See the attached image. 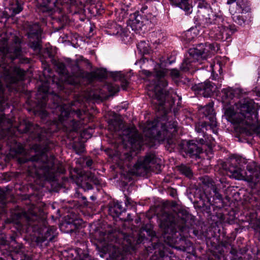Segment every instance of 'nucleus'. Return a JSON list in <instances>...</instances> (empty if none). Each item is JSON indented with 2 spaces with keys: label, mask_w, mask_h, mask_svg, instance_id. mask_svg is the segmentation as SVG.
Here are the masks:
<instances>
[{
  "label": "nucleus",
  "mask_w": 260,
  "mask_h": 260,
  "mask_svg": "<svg viewBox=\"0 0 260 260\" xmlns=\"http://www.w3.org/2000/svg\"><path fill=\"white\" fill-rule=\"evenodd\" d=\"M57 68L59 74L64 76V83L62 85H58L60 91L68 95L79 91L84 75L77 63L74 62L71 74L68 72L64 63L62 62H58ZM61 95L62 93H60V95L55 94L54 96L56 102H54L53 106L50 108L53 109L52 112L57 116L58 119L52 121L50 127L47 129L42 128L37 124L34 125L27 119L20 121L19 125L15 126V130L20 133H28L30 139L40 142V144H35L32 147L36 152L35 156L27 158L24 155V149L17 143L13 132V123L9 133H0V150L2 148L1 141L6 142L10 147V155L17 158L19 164L30 161L29 170H64L62 164L53 155L48 156L46 154L55 146L49 140V137L53 133L60 129L67 133L77 131L81 124L85 112L73 108L76 104L75 102L71 103L62 102Z\"/></svg>",
  "instance_id": "f257e3e1"
},
{
  "label": "nucleus",
  "mask_w": 260,
  "mask_h": 260,
  "mask_svg": "<svg viewBox=\"0 0 260 260\" xmlns=\"http://www.w3.org/2000/svg\"><path fill=\"white\" fill-rule=\"evenodd\" d=\"M21 39L8 30L0 34V123H13L12 119L3 112L8 107L6 89L18 91L25 77V71L15 64L28 63L29 60L22 55Z\"/></svg>",
  "instance_id": "f03ea898"
},
{
  "label": "nucleus",
  "mask_w": 260,
  "mask_h": 260,
  "mask_svg": "<svg viewBox=\"0 0 260 260\" xmlns=\"http://www.w3.org/2000/svg\"><path fill=\"white\" fill-rule=\"evenodd\" d=\"M177 129L176 121L163 123L159 118L145 124L143 135H140L135 127H124L122 122L119 120L111 119L108 125V129L113 138H119L122 142L127 141L134 151L140 150L143 145L155 147L165 140L171 148L174 147Z\"/></svg>",
  "instance_id": "7ed1b4c3"
},
{
  "label": "nucleus",
  "mask_w": 260,
  "mask_h": 260,
  "mask_svg": "<svg viewBox=\"0 0 260 260\" xmlns=\"http://www.w3.org/2000/svg\"><path fill=\"white\" fill-rule=\"evenodd\" d=\"M192 216L185 210H182L176 216L164 213L159 219L161 236L157 239L156 234L152 233V244L154 249L157 250L160 257L168 256L173 252L170 247L186 251L190 243L186 240L192 224Z\"/></svg>",
  "instance_id": "20e7f679"
},
{
  "label": "nucleus",
  "mask_w": 260,
  "mask_h": 260,
  "mask_svg": "<svg viewBox=\"0 0 260 260\" xmlns=\"http://www.w3.org/2000/svg\"><path fill=\"white\" fill-rule=\"evenodd\" d=\"M194 19L197 25L209 28L210 37L215 40L230 42L231 36L237 30L235 25L223 17L215 2L210 5L205 0H199Z\"/></svg>",
  "instance_id": "39448f33"
},
{
  "label": "nucleus",
  "mask_w": 260,
  "mask_h": 260,
  "mask_svg": "<svg viewBox=\"0 0 260 260\" xmlns=\"http://www.w3.org/2000/svg\"><path fill=\"white\" fill-rule=\"evenodd\" d=\"M160 60V63H157L154 67L153 72L143 70L142 73L145 75L149 81H152V86L149 87L148 95L153 99V103L158 105V110H162L164 118H166L167 112L165 104L166 101L172 100L174 103V95L176 93L171 89L166 91L165 87L168 85L167 76L169 71L165 68L167 61Z\"/></svg>",
  "instance_id": "423d86ee"
},
{
  "label": "nucleus",
  "mask_w": 260,
  "mask_h": 260,
  "mask_svg": "<svg viewBox=\"0 0 260 260\" xmlns=\"http://www.w3.org/2000/svg\"><path fill=\"white\" fill-rule=\"evenodd\" d=\"M99 240L112 246L113 251L110 254L112 260L131 259L138 244L143 241L142 237L136 240L133 236L120 231L102 233Z\"/></svg>",
  "instance_id": "0eeeda50"
},
{
  "label": "nucleus",
  "mask_w": 260,
  "mask_h": 260,
  "mask_svg": "<svg viewBox=\"0 0 260 260\" xmlns=\"http://www.w3.org/2000/svg\"><path fill=\"white\" fill-rule=\"evenodd\" d=\"M236 110L229 107L224 114L228 121L239 125L245 131L251 129L258 122L256 105L253 100L244 98L235 104Z\"/></svg>",
  "instance_id": "6e6552de"
},
{
  "label": "nucleus",
  "mask_w": 260,
  "mask_h": 260,
  "mask_svg": "<svg viewBox=\"0 0 260 260\" xmlns=\"http://www.w3.org/2000/svg\"><path fill=\"white\" fill-rule=\"evenodd\" d=\"M18 221L20 226L24 228L25 226L27 231L37 233L38 236L36 238L38 245H42L43 242L47 241L45 244L48 246L49 242H53L57 236V229L54 226H47L44 221L41 223L39 218L35 213H27L25 211L18 214Z\"/></svg>",
  "instance_id": "1a4fd4ad"
},
{
  "label": "nucleus",
  "mask_w": 260,
  "mask_h": 260,
  "mask_svg": "<svg viewBox=\"0 0 260 260\" xmlns=\"http://www.w3.org/2000/svg\"><path fill=\"white\" fill-rule=\"evenodd\" d=\"M219 49L217 43L200 44L196 48L189 49L181 64V70L184 72L192 74L196 71L197 62L202 63L208 57L217 52Z\"/></svg>",
  "instance_id": "9d476101"
},
{
  "label": "nucleus",
  "mask_w": 260,
  "mask_h": 260,
  "mask_svg": "<svg viewBox=\"0 0 260 260\" xmlns=\"http://www.w3.org/2000/svg\"><path fill=\"white\" fill-rule=\"evenodd\" d=\"M243 160L241 157L234 156V178L246 180L253 184L252 187L260 186V166L255 162L249 163L245 171L242 169L240 165Z\"/></svg>",
  "instance_id": "9b49d317"
},
{
  "label": "nucleus",
  "mask_w": 260,
  "mask_h": 260,
  "mask_svg": "<svg viewBox=\"0 0 260 260\" xmlns=\"http://www.w3.org/2000/svg\"><path fill=\"white\" fill-rule=\"evenodd\" d=\"M161 159L154 154L148 153L144 157L138 159L132 169L131 172L138 176H145L151 172L158 174L161 171Z\"/></svg>",
  "instance_id": "f8f14e48"
},
{
  "label": "nucleus",
  "mask_w": 260,
  "mask_h": 260,
  "mask_svg": "<svg viewBox=\"0 0 260 260\" xmlns=\"http://www.w3.org/2000/svg\"><path fill=\"white\" fill-rule=\"evenodd\" d=\"M200 111L206 117L207 121L197 123L195 126L196 132H204V129L208 130V128H210L212 131L213 133L216 134L217 133V122L213 112L212 105L209 104L202 107L200 109Z\"/></svg>",
  "instance_id": "ddd939ff"
},
{
  "label": "nucleus",
  "mask_w": 260,
  "mask_h": 260,
  "mask_svg": "<svg viewBox=\"0 0 260 260\" xmlns=\"http://www.w3.org/2000/svg\"><path fill=\"white\" fill-rule=\"evenodd\" d=\"M208 181V183L206 185V187L204 188V193L207 201L206 202L205 201L201 200L199 206L203 211L209 213L211 212V206L213 205V201L218 200L219 202H222L223 198L212 181L209 180V179Z\"/></svg>",
  "instance_id": "4468645a"
},
{
  "label": "nucleus",
  "mask_w": 260,
  "mask_h": 260,
  "mask_svg": "<svg viewBox=\"0 0 260 260\" xmlns=\"http://www.w3.org/2000/svg\"><path fill=\"white\" fill-rule=\"evenodd\" d=\"M214 82L207 80L203 83H200L194 86V89L198 94L204 97L211 96L214 92L221 87L222 78L218 74H213L211 77Z\"/></svg>",
  "instance_id": "2eb2a0df"
},
{
  "label": "nucleus",
  "mask_w": 260,
  "mask_h": 260,
  "mask_svg": "<svg viewBox=\"0 0 260 260\" xmlns=\"http://www.w3.org/2000/svg\"><path fill=\"white\" fill-rule=\"evenodd\" d=\"M40 11L43 12H51L54 10V7L61 10L64 8H68L69 6L73 7L79 3L78 0H38Z\"/></svg>",
  "instance_id": "dca6fc26"
},
{
  "label": "nucleus",
  "mask_w": 260,
  "mask_h": 260,
  "mask_svg": "<svg viewBox=\"0 0 260 260\" xmlns=\"http://www.w3.org/2000/svg\"><path fill=\"white\" fill-rule=\"evenodd\" d=\"M41 32L40 25L35 23L29 26L27 37L30 48L36 51H40L41 49Z\"/></svg>",
  "instance_id": "f3484780"
},
{
  "label": "nucleus",
  "mask_w": 260,
  "mask_h": 260,
  "mask_svg": "<svg viewBox=\"0 0 260 260\" xmlns=\"http://www.w3.org/2000/svg\"><path fill=\"white\" fill-rule=\"evenodd\" d=\"M49 91V87L47 83H44L40 86L38 91L40 94L41 92L43 93L42 99L38 101L37 108L34 110V113L36 115H40L42 118H46L48 115V112L47 111L46 108Z\"/></svg>",
  "instance_id": "a211bd4d"
},
{
  "label": "nucleus",
  "mask_w": 260,
  "mask_h": 260,
  "mask_svg": "<svg viewBox=\"0 0 260 260\" xmlns=\"http://www.w3.org/2000/svg\"><path fill=\"white\" fill-rule=\"evenodd\" d=\"M132 20L129 22V26L137 34H144L148 28V25L150 23L149 19L144 17L140 14H133L131 15Z\"/></svg>",
  "instance_id": "6ab92c4d"
},
{
  "label": "nucleus",
  "mask_w": 260,
  "mask_h": 260,
  "mask_svg": "<svg viewBox=\"0 0 260 260\" xmlns=\"http://www.w3.org/2000/svg\"><path fill=\"white\" fill-rule=\"evenodd\" d=\"M242 90L240 88L233 89L231 87L224 88L222 90V98L223 100L227 101V103L234 97L241 98Z\"/></svg>",
  "instance_id": "aec40b11"
},
{
  "label": "nucleus",
  "mask_w": 260,
  "mask_h": 260,
  "mask_svg": "<svg viewBox=\"0 0 260 260\" xmlns=\"http://www.w3.org/2000/svg\"><path fill=\"white\" fill-rule=\"evenodd\" d=\"M124 210L125 209L121 205V203L114 202L109 205V214L114 218L119 217L120 219H122L123 217H121V215Z\"/></svg>",
  "instance_id": "412c9836"
},
{
  "label": "nucleus",
  "mask_w": 260,
  "mask_h": 260,
  "mask_svg": "<svg viewBox=\"0 0 260 260\" xmlns=\"http://www.w3.org/2000/svg\"><path fill=\"white\" fill-rule=\"evenodd\" d=\"M171 4L183 10L186 14L192 12L191 0H170Z\"/></svg>",
  "instance_id": "4be33fe9"
},
{
  "label": "nucleus",
  "mask_w": 260,
  "mask_h": 260,
  "mask_svg": "<svg viewBox=\"0 0 260 260\" xmlns=\"http://www.w3.org/2000/svg\"><path fill=\"white\" fill-rule=\"evenodd\" d=\"M202 151L201 147L191 140L187 142L185 151L191 156H197Z\"/></svg>",
  "instance_id": "5701e85b"
},
{
  "label": "nucleus",
  "mask_w": 260,
  "mask_h": 260,
  "mask_svg": "<svg viewBox=\"0 0 260 260\" xmlns=\"http://www.w3.org/2000/svg\"><path fill=\"white\" fill-rule=\"evenodd\" d=\"M211 131L213 133L212 131L208 128V130L204 129V131L197 132L198 133H202L203 138H200L199 142L201 144H206L209 147H212L214 145V139L211 136V134L207 133V131Z\"/></svg>",
  "instance_id": "b1692460"
},
{
  "label": "nucleus",
  "mask_w": 260,
  "mask_h": 260,
  "mask_svg": "<svg viewBox=\"0 0 260 260\" xmlns=\"http://www.w3.org/2000/svg\"><path fill=\"white\" fill-rule=\"evenodd\" d=\"M112 76L115 80H120L123 89H126L129 83V75L128 74L125 75L121 72H115L112 73Z\"/></svg>",
  "instance_id": "393cba45"
},
{
  "label": "nucleus",
  "mask_w": 260,
  "mask_h": 260,
  "mask_svg": "<svg viewBox=\"0 0 260 260\" xmlns=\"http://www.w3.org/2000/svg\"><path fill=\"white\" fill-rule=\"evenodd\" d=\"M87 182H82L81 184V187L85 190H90L92 188V186L90 182L93 183L94 184H99V180L96 177L91 173H89L87 175Z\"/></svg>",
  "instance_id": "a878e982"
},
{
  "label": "nucleus",
  "mask_w": 260,
  "mask_h": 260,
  "mask_svg": "<svg viewBox=\"0 0 260 260\" xmlns=\"http://www.w3.org/2000/svg\"><path fill=\"white\" fill-rule=\"evenodd\" d=\"M236 5L237 8L235 13H247L250 10L249 3L246 0H237Z\"/></svg>",
  "instance_id": "bb28decb"
},
{
  "label": "nucleus",
  "mask_w": 260,
  "mask_h": 260,
  "mask_svg": "<svg viewBox=\"0 0 260 260\" xmlns=\"http://www.w3.org/2000/svg\"><path fill=\"white\" fill-rule=\"evenodd\" d=\"M229 10L230 13L233 15V20L238 24L242 25L245 23V19L241 15L235 13L234 10L232 9V7H230Z\"/></svg>",
  "instance_id": "cd10ccee"
},
{
  "label": "nucleus",
  "mask_w": 260,
  "mask_h": 260,
  "mask_svg": "<svg viewBox=\"0 0 260 260\" xmlns=\"http://www.w3.org/2000/svg\"><path fill=\"white\" fill-rule=\"evenodd\" d=\"M137 48L142 54H147L149 53V46L148 44L145 41H141L137 44Z\"/></svg>",
  "instance_id": "c85d7f7f"
},
{
  "label": "nucleus",
  "mask_w": 260,
  "mask_h": 260,
  "mask_svg": "<svg viewBox=\"0 0 260 260\" xmlns=\"http://www.w3.org/2000/svg\"><path fill=\"white\" fill-rule=\"evenodd\" d=\"M179 170L181 174L188 178H191L192 176V171L188 166L181 165L179 167Z\"/></svg>",
  "instance_id": "c756f323"
},
{
  "label": "nucleus",
  "mask_w": 260,
  "mask_h": 260,
  "mask_svg": "<svg viewBox=\"0 0 260 260\" xmlns=\"http://www.w3.org/2000/svg\"><path fill=\"white\" fill-rule=\"evenodd\" d=\"M135 14H140L141 16H143L144 17H147L149 19L151 17V14L148 13V7L146 5H143L140 10L135 12Z\"/></svg>",
  "instance_id": "7c9ffc66"
},
{
  "label": "nucleus",
  "mask_w": 260,
  "mask_h": 260,
  "mask_svg": "<svg viewBox=\"0 0 260 260\" xmlns=\"http://www.w3.org/2000/svg\"><path fill=\"white\" fill-rule=\"evenodd\" d=\"M122 31V27L116 24L115 23H113L111 30H109L110 34L113 35H117L120 34Z\"/></svg>",
  "instance_id": "2f4dec72"
},
{
  "label": "nucleus",
  "mask_w": 260,
  "mask_h": 260,
  "mask_svg": "<svg viewBox=\"0 0 260 260\" xmlns=\"http://www.w3.org/2000/svg\"><path fill=\"white\" fill-rule=\"evenodd\" d=\"M11 9L14 14H17L22 10L23 8L21 5L16 1L15 3L12 6Z\"/></svg>",
  "instance_id": "473e14b6"
},
{
  "label": "nucleus",
  "mask_w": 260,
  "mask_h": 260,
  "mask_svg": "<svg viewBox=\"0 0 260 260\" xmlns=\"http://www.w3.org/2000/svg\"><path fill=\"white\" fill-rule=\"evenodd\" d=\"M85 10L84 9V6L81 3L80 7L79 8L77 11L75 12V14H80L81 16L79 17V19L81 21H84L85 19Z\"/></svg>",
  "instance_id": "72a5a7b5"
},
{
  "label": "nucleus",
  "mask_w": 260,
  "mask_h": 260,
  "mask_svg": "<svg viewBox=\"0 0 260 260\" xmlns=\"http://www.w3.org/2000/svg\"><path fill=\"white\" fill-rule=\"evenodd\" d=\"M194 34H192L191 30H187L182 36L183 39L186 41V42L191 41L194 38Z\"/></svg>",
  "instance_id": "f704fd0d"
},
{
  "label": "nucleus",
  "mask_w": 260,
  "mask_h": 260,
  "mask_svg": "<svg viewBox=\"0 0 260 260\" xmlns=\"http://www.w3.org/2000/svg\"><path fill=\"white\" fill-rule=\"evenodd\" d=\"M5 196V191L0 188V208H4L6 204Z\"/></svg>",
  "instance_id": "c9c22d12"
},
{
  "label": "nucleus",
  "mask_w": 260,
  "mask_h": 260,
  "mask_svg": "<svg viewBox=\"0 0 260 260\" xmlns=\"http://www.w3.org/2000/svg\"><path fill=\"white\" fill-rule=\"evenodd\" d=\"M108 89L109 91V92L112 93H116L118 92L119 90V87L118 86L111 84L108 85Z\"/></svg>",
  "instance_id": "e433bc0d"
},
{
  "label": "nucleus",
  "mask_w": 260,
  "mask_h": 260,
  "mask_svg": "<svg viewBox=\"0 0 260 260\" xmlns=\"http://www.w3.org/2000/svg\"><path fill=\"white\" fill-rule=\"evenodd\" d=\"M152 36H155L156 38H157L158 39L154 41V43H160V39L164 37V34L160 31L158 30L156 32H152Z\"/></svg>",
  "instance_id": "4c0bfd02"
},
{
  "label": "nucleus",
  "mask_w": 260,
  "mask_h": 260,
  "mask_svg": "<svg viewBox=\"0 0 260 260\" xmlns=\"http://www.w3.org/2000/svg\"><path fill=\"white\" fill-rule=\"evenodd\" d=\"M124 164H125L126 165H127V161H130L132 159V154L129 153H124Z\"/></svg>",
  "instance_id": "58836bf2"
},
{
  "label": "nucleus",
  "mask_w": 260,
  "mask_h": 260,
  "mask_svg": "<svg viewBox=\"0 0 260 260\" xmlns=\"http://www.w3.org/2000/svg\"><path fill=\"white\" fill-rule=\"evenodd\" d=\"M125 197L126 198L125 201V205L126 206H128V205L132 206V200L126 196H125Z\"/></svg>",
  "instance_id": "ea45409f"
},
{
  "label": "nucleus",
  "mask_w": 260,
  "mask_h": 260,
  "mask_svg": "<svg viewBox=\"0 0 260 260\" xmlns=\"http://www.w3.org/2000/svg\"><path fill=\"white\" fill-rule=\"evenodd\" d=\"M172 75L174 77H178L179 76V73L177 70H173L171 72Z\"/></svg>",
  "instance_id": "a19ab883"
},
{
  "label": "nucleus",
  "mask_w": 260,
  "mask_h": 260,
  "mask_svg": "<svg viewBox=\"0 0 260 260\" xmlns=\"http://www.w3.org/2000/svg\"><path fill=\"white\" fill-rule=\"evenodd\" d=\"M93 164V161L91 159H88L86 161V165L87 167L90 168Z\"/></svg>",
  "instance_id": "79ce46f5"
},
{
  "label": "nucleus",
  "mask_w": 260,
  "mask_h": 260,
  "mask_svg": "<svg viewBox=\"0 0 260 260\" xmlns=\"http://www.w3.org/2000/svg\"><path fill=\"white\" fill-rule=\"evenodd\" d=\"M103 92L101 90L99 91V93H93V96L96 98H100L101 97V94H102Z\"/></svg>",
  "instance_id": "37998d69"
},
{
  "label": "nucleus",
  "mask_w": 260,
  "mask_h": 260,
  "mask_svg": "<svg viewBox=\"0 0 260 260\" xmlns=\"http://www.w3.org/2000/svg\"><path fill=\"white\" fill-rule=\"evenodd\" d=\"M75 149L76 150V151H78V153H82L84 150V148L83 146H81L79 150L76 149V147H75Z\"/></svg>",
  "instance_id": "c03bdc74"
},
{
  "label": "nucleus",
  "mask_w": 260,
  "mask_h": 260,
  "mask_svg": "<svg viewBox=\"0 0 260 260\" xmlns=\"http://www.w3.org/2000/svg\"><path fill=\"white\" fill-rule=\"evenodd\" d=\"M91 11H92L93 13H94V9H95L96 14H100L101 12H100V10H98L96 8H94L93 7H91Z\"/></svg>",
  "instance_id": "a18cd8bd"
},
{
  "label": "nucleus",
  "mask_w": 260,
  "mask_h": 260,
  "mask_svg": "<svg viewBox=\"0 0 260 260\" xmlns=\"http://www.w3.org/2000/svg\"><path fill=\"white\" fill-rule=\"evenodd\" d=\"M80 260H92L88 255H85L84 257L81 259Z\"/></svg>",
  "instance_id": "49530a36"
},
{
  "label": "nucleus",
  "mask_w": 260,
  "mask_h": 260,
  "mask_svg": "<svg viewBox=\"0 0 260 260\" xmlns=\"http://www.w3.org/2000/svg\"><path fill=\"white\" fill-rule=\"evenodd\" d=\"M256 132L257 133V135L260 137V123L258 126L256 128Z\"/></svg>",
  "instance_id": "de8ad7c7"
},
{
  "label": "nucleus",
  "mask_w": 260,
  "mask_h": 260,
  "mask_svg": "<svg viewBox=\"0 0 260 260\" xmlns=\"http://www.w3.org/2000/svg\"><path fill=\"white\" fill-rule=\"evenodd\" d=\"M236 0H228L227 4L229 5H231L234 3Z\"/></svg>",
  "instance_id": "09e8293b"
},
{
  "label": "nucleus",
  "mask_w": 260,
  "mask_h": 260,
  "mask_svg": "<svg viewBox=\"0 0 260 260\" xmlns=\"http://www.w3.org/2000/svg\"><path fill=\"white\" fill-rule=\"evenodd\" d=\"M127 219L130 220V214H127Z\"/></svg>",
  "instance_id": "8fccbe9b"
},
{
  "label": "nucleus",
  "mask_w": 260,
  "mask_h": 260,
  "mask_svg": "<svg viewBox=\"0 0 260 260\" xmlns=\"http://www.w3.org/2000/svg\"><path fill=\"white\" fill-rule=\"evenodd\" d=\"M11 240H12V241H14L15 238L14 237H11Z\"/></svg>",
  "instance_id": "3c124183"
},
{
  "label": "nucleus",
  "mask_w": 260,
  "mask_h": 260,
  "mask_svg": "<svg viewBox=\"0 0 260 260\" xmlns=\"http://www.w3.org/2000/svg\"><path fill=\"white\" fill-rule=\"evenodd\" d=\"M91 199L92 200H94V197H93V196H91L90 197Z\"/></svg>",
  "instance_id": "603ef678"
},
{
  "label": "nucleus",
  "mask_w": 260,
  "mask_h": 260,
  "mask_svg": "<svg viewBox=\"0 0 260 260\" xmlns=\"http://www.w3.org/2000/svg\"><path fill=\"white\" fill-rule=\"evenodd\" d=\"M257 95H258V96H260V92H258V93L257 94Z\"/></svg>",
  "instance_id": "864d4df0"
},
{
  "label": "nucleus",
  "mask_w": 260,
  "mask_h": 260,
  "mask_svg": "<svg viewBox=\"0 0 260 260\" xmlns=\"http://www.w3.org/2000/svg\"><path fill=\"white\" fill-rule=\"evenodd\" d=\"M83 200H86V198L85 197H83Z\"/></svg>",
  "instance_id": "5fc2aeb1"
},
{
  "label": "nucleus",
  "mask_w": 260,
  "mask_h": 260,
  "mask_svg": "<svg viewBox=\"0 0 260 260\" xmlns=\"http://www.w3.org/2000/svg\"><path fill=\"white\" fill-rule=\"evenodd\" d=\"M0 260H4L3 258L0 257Z\"/></svg>",
  "instance_id": "6e6d98bb"
},
{
  "label": "nucleus",
  "mask_w": 260,
  "mask_h": 260,
  "mask_svg": "<svg viewBox=\"0 0 260 260\" xmlns=\"http://www.w3.org/2000/svg\"><path fill=\"white\" fill-rule=\"evenodd\" d=\"M3 244H6V242H4Z\"/></svg>",
  "instance_id": "4d7b16f0"
}]
</instances>
